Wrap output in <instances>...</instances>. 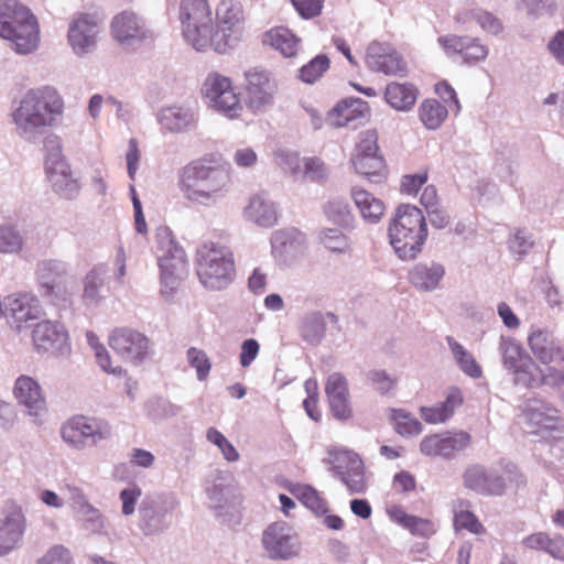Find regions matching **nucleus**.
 Returning a JSON list of instances; mask_svg holds the SVG:
<instances>
[{"mask_svg":"<svg viewBox=\"0 0 564 564\" xmlns=\"http://www.w3.org/2000/svg\"><path fill=\"white\" fill-rule=\"evenodd\" d=\"M229 183V172L213 156L193 160L177 174L178 189L191 204H214L225 195Z\"/></svg>","mask_w":564,"mask_h":564,"instance_id":"obj_1","label":"nucleus"},{"mask_svg":"<svg viewBox=\"0 0 564 564\" xmlns=\"http://www.w3.org/2000/svg\"><path fill=\"white\" fill-rule=\"evenodd\" d=\"M391 420L395 432L402 436L417 435L422 432L421 422L403 410H393Z\"/></svg>","mask_w":564,"mask_h":564,"instance_id":"obj_43","label":"nucleus"},{"mask_svg":"<svg viewBox=\"0 0 564 564\" xmlns=\"http://www.w3.org/2000/svg\"><path fill=\"white\" fill-rule=\"evenodd\" d=\"M207 440L215 444L223 453L228 462H236L239 459V454L235 446L215 427L207 431Z\"/></svg>","mask_w":564,"mask_h":564,"instance_id":"obj_53","label":"nucleus"},{"mask_svg":"<svg viewBox=\"0 0 564 564\" xmlns=\"http://www.w3.org/2000/svg\"><path fill=\"white\" fill-rule=\"evenodd\" d=\"M99 32L100 26L94 15L79 14L69 24L68 43L77 55L87 54L96 46Z\"/></svg>","mask_w":564,"mask_h":564,"instance_id":"obj_17","label":"nucleus"},{"mask_svg":"<svg viewBox=\"0 0 564 564\" xmlns=\"http://www.w3.org/2000/svg\"><path fill=\"white\" fill-rule=\"evenodd\" d=\"M444 275L445 268L440 263H419L409 272V280L419 290L432 291L438 288Z\"/></svg>","mask_w":564,"mask_h":564,"instance_id":"obj_33","label":"nucleus"},{"mask_svg":"<svg viewBox=\"0 0 564 564\" xmlns=\"http://www.w3.org/2000/svg\"><path fill=\"white\" fill-rule=\"evenodd\" d=\"M42 294L48 297H59L67 293L65 268L55 262H44L40 268Z\"/></svg>","mask_w":564,"mask_h":564,"instance_id":"obj_28","label":"nucleus"},{"mask_svg":"<svg viewBox=\"0 0 564 564\" xmlns=\"http://www.w3.org/2000/svg\"><path fill=\"white\" fill-rule=\"evenodd\" d=\"M438 42L447 55H460L468 65L484 61L489 53L488 47L477 37L447 35L440 37Z\"/></svg>","mask_w":564,"mask_h":564,"instance_id":"obj_18","label":"nucleus"},{"mask_svg":"<svg viewBox=\"0 0 564 564\" xmlns=\"http://www.w3.org/2000/svg\"><path fill=\"white\" fill-rule=\"evenodd\" d=\"M517 383L528 388L538 387L544 383V375L534 360L529 357L524 364L513 373Z\"/></svg>","mask_w":564,"mask_h":564,"instance_id":"obj_42","label":"nucleus"},{"mask_svg":"<svg viewBox=\"0 0 564 564\" xmlns=\"http://www.w3.org/2000/svg\"><path fill=\"white\" fill-rule=\"evenodd\" d=\"M24 240L12 226H0V253H18L23 249Z\"/></svg>","mask_w":564,"mask_h":564,"instance_id":"obj_46","label":"nucleus"},{"mask_svg":"<svg viewBox=\"0 0 564 564\" xmlns=\"http://www.w3.org/2000/svg\"><path fill=\"white\" fill-rule=\"evenodd\" d=\"M336 473L351 494H361L367 489L365 466L354 453L343 452L336 457Z\"/></svg>","mask_w":564,"mask_h":564,"instance_id":"obj_19","label":"nucleus"},{"mask_svg":"<svg viewBox=\"0 0 564 564\" xmlns=\"http://www.w3.org/2000/svg\"><path fill=\"white\" fill-rule=\"evenodd\" d=\"M159 121L163 129L180 132L192 126L194 116L187 108L173 106L161 110Z\"/></svg>","mask_w":564,"mask_h":564,"instance_id":"obj_38","label":"nucleus"},{"mask_svg":"<svg viewBox=\"0 0 564 564\" xmlns=\"http://www.w3.org/2000/svg\"><path fill=\"white\" fill-rule=\"evenodd\" d=\"M64 108V99L57 89L43 86L23 95L12 119L19 130L32 133L53 127L62 117Z\"/></svg>","mask_w":564,"mask_h":564,"instance_id":"obj_2","label":"nucleus"},{"mask_svg":"<svg viewBox=\"0 0 564 564\" xmlns=\"http://www.w3.org/2000/svg\"><path fill=\"white\" fill-rule=\"evenodd\" d=\"M367 66L386 75H398L405 70V64L399 54L381 43H371L366 55Z\"/></svg>","mask_w":564,"mask_h":564,"instance_id":"obj_20","label":"nucleus"},{"mask_svg":"<svg viewBox=\"0 0 564 564\" xmlns=\"http://www.w3.org/2000/svg\"><path fill=\"white\" fill-rule=\"evenodd\" d=\"M368 380L373 389L380 393L390 392L397 382V379L390 377L384 370H372L368 373Z\"/></svg>","mask_w":564,"mask_h":564,"instance_id":"obj_59","label":"nucleus"},{"mask_svg":"<svg viewBox=\"0 0 564 564\" xmlns=\"http://www.w3.org/2000/svg\"><path fill=\"white\" fill-rule=\"evenodd\" d=\"M325 214L330 220L340 225L346 224L351 216L348 205L340 200L328 202L325 206Z\"/></svg>","mask_w":564,"mask_h":564,"instance_id":"obj_62","label":"nucleus"},{"mask_svg":"<svg viewBox=\"0 0 564 564\" xmlns=\"http://www.w3.org/2000/svg\"><path fill=\"white\" fill-rule=\"evenodd\" d=\"M67 339V333L58 323L42 321L32 332V340L39 351H53Z\"/></svg>","mask_w":564,"mask_h":564,"instance_id":"obj_29","label":"nucleus"},{"mask_svg":"<svg viewBox=\"0 0 564 564\" xmlns=\"http://www.w3.org/2000/svg\"><path fill=\"white\" fill-rule=\"evenodd\" d=\"M202 95L208 106L229 119H237L242 115L243 104L232 80L219 73H210L202 86Z\"/></svg>","mask_w":564,"mask_h":564,"instance_id":"obj_8","label":"nucleus"},{"mask_svg":"<svg viewBox=\"0 0 564 564\" xmlns=\"http://www.w3.org/2000/svg\"><path fill=\"white\" fill-rule=\"evenodd\" d=\"M263 43L285 57H293L300 50L301 39L288 28L274 26L264 33Z\"/></svg>","mask_w":564,"mask_h":564,"instance_id":"obj_32","label":"nucleus"},{"mask_svg":"<svg viewBox=\"0 0 564 564\" xmlns=\"http://www.w3.org/2000/svg\"><path fill=\"white\" fill-rule=\"evenodd\" d=\"M471 18L480 25V28L491 34H498L502 30L500 21L491 13L481 10H473Z\"/></svg>","mask_w":564,"mask_h":564,"instance_id":"obj_58","label":"nucleus"},{"mask_svg":"<svg viewBox=\"0 0 564 564\" xmlns=\"http://www.w3.org/2000/svg\"><path fill=\"white\" fill-rule=\"evenodd\" d=\"M547 50L560 64L564 65V30L554 34L547 43Z\"/></svg>","mask_w":564,"mask_h":564,"instance_id":"obj_64","label":"nucleus"},{"mask_svg":"<svg viewBox=\"0 0 564 564\" xmlns=\"http://www.w3.org/2000/svg\"><path fill=\"white\" fill-rule=\"evenodd\" d=\"M463 479L466 488L482 496H502L506 492L507 482H514L517 487L524 486L527 482L516 466L507 469L505 477L488 471L484 466L474 465L465 470Z\"/></svg>","mask_w":564,"mask_h":564,"instance_id":"obj_11","label":"nucleus"},{"mask_svg":"<svg viewBox=\"0 0 564 564\" xmlns=\"http://www.w3.org/2000/svg\"><path fill=\"white\" fill-rule=\"evenodd\" d=\"M45 172L53 188L67 198H70L79 188L73 177L70 166L66 162L61 147L52 148L45 160Z\"/></svg>","mask_w":564,"mask_h":564,"instance_id":"obj_16","label":"nucleus"},{"mask_svg":"<svg viewBox=\"0 0 564 564\" xmlns=\"http://www.w3.org/2000/svg\"><path fill=\"white\" fill-rule=\"evenodd\" d=\"M527 420L535 434H543L553 431H562L564 419L555 408L541 404L527 411Z\"/></svg>","mask_w":564,"mask_h":564,"instance_id":"obj_30","label":"nucleus"},{"mask_svg":"<svg viewBox=\"0 0 564 564\" xmlns=\"http://www.w3.org/2000/svg\"><path fill=\"white\" fill-rule=\"evenodd\" d=\"M288 530L285 523L274 522L263 532L262 542L271 557L286 558L295 554L292 538Z\"/></svg>","mask_w":564,"mask_h":564,"instance_id":"obj_25","label":"nucleus"},{"mask_svg":"<svg viewBox=\"0 0 564 564\" xmlns=\"http://www.w3.org/2000/svg\"><path fill=\"white\" fill-rule=\"evenodd\" d=\"M296 167L303 170L306 177L315 181L321 180L325 176L324 163L317 158H306L303 160L296 159Z\"/></svg>","mask_w":564,"mask_h":564,"instance_id":"obj_57","label":"nucleus"},{"mask_svg":"<svg viewBox=\"0 0 564 564\" xmlns=\"http://www.w3.org/2000/svg\"><path fill=\"white\" fill-rule=\"evenodd\" d=\"M299 14L312 19L322 13L325 0H291Z\"/></svg>","mask_w":564,"mask_h":564,"instance_id":"obj_60","label":"nucleus"},{"mask_svg":"<svg viewBox=\"0 0 564 564\" xmlns=\"http://www.w3.org/2000/svg\"><path fill=\"white\" fill-rule=\"evenodd\" d=\"M61 435L65 443L77 449L87 445H97L111 436V426L96 416L75 414L61 427Z\"/></svg>","mask_w":564,"mask_h":564,"instance_id":"obj_9","label":"nucleus"},{"mask_svg":"<svg viewBox=\"0 0 564 564\" xmlns=\"http://www.w3.org/2000/svg\"><path fill=\"white\" fill-rule=\"evenodd\" d=\"M370 107L361 98H347L339 101L328 113V120L334 127H344L355 120L369 117Z\"/></svg>","mask_w":564,"mask_h":564,"instance_id":"obj_27","label":"nucleus"},{"mask_svg":"<svg viewBox=\"0 0 564 564\" xmlns=\"http://www.w3.org/2000/svg\"><path fill=\"white\" fill-rule=\"evenodd\" d=\"M524 547L541 551L554 560L564 562V536L562 534L550 535L547 532H534L522 540Z\"/></svg>","mask_w":564,"mask_h":564,"instance_id":"obj_31","label":"nucleus"},{"mask_svg":"<svg viewBox=\"0 0 564 564\" xmlns=\"http://www.w3.org/2000/svg\"><path fill=\"white\" fill-rule=\"evenodd\" d=\"M37 564H73V556L67 547L54 545L37 561Z\"/></svg>","mask_w":564,"mask_h":564,"instance_id":"obj_56","label":"nucleus"},{"mask_svg":"<svg viewBox=\"0 0 564 564\" xmlns=\"http://www.w3.org/2000/svg\"><path fill=\"white\" fill-rule=\"evenodd\" d=\"M351 163L357 173L368 177L381 175L386 169L381 154H352Z\"/></svg>","mask_w":564,"mask_h":564,"instance_id":"obj_41","label":"nucleus"},{"mask_svg":"<svg viewBox=\"0 0 564 564\" xmlns=\"http://www.w3.org/2000/svg\"><path fill=\"white\" fill-rule=\"evenodd\" d=\"M86 337L88 344L94 349L97 362L102 368V370L108 373L119 376L126 373V371L120 366H111L110 355L108 354L107 349L99 343L98 337L93 332H87Z\"/></svg>","mask_w":564,"mask_h":564,"instance_id":"obj_45","label":"nucleus"},{"mask_svg":"<svg viewBox=\"0 0 564 564\" xmlns=\"http://www.w3.org/2000/svg\"><path fill=\"white\" fill-rule=\"evenodd\" d=\"M197 275L209 289L227 286L235 275V261L231 250L214 242L204 243L197 251Z\"/></svg>","mask_w":564,"mask_h":564,"instance_id":"obj_5","label":"nucleus"},{"mask_svg":"<svg viewBox=\"0 0 564 564\" xmlns=\"http://www.w3.org/2000/svg\"><path fill=\"white\" fill-rule=\"evenodd\" d=\"M387 102L397 110L411 109L417 99V89L411 84L390 83L384 90Z\"/></svg>","mask_w":564,"mask_h":564,"instance_id":"obj_37","label":"nucleus"},{"mask_svg":"<svg viewBox=\"0 0 564 564\" xmlns=\"http://www.w3.org/2000/svg\"><path fill=\"white\" fill-rule=\"evenodd\" d=\"M245 25L246 13L241 2L220 0L213 19L210 50L221 54L227 53L241 40Z\"/></svg>","mask_w":564,"mask_h":564,"instance_id":"obj_6","label":"nucleus"},{"mask_svg":"<svg viewBox=\"0 0 564 564\" xmlns=\"http://www.w3.org/2000/svg\"><path fill=\"white\" fill-rule=\"evenodd\" d=\"M245 214L249 220L261 227H272L278 223L274 203L262 195H256L250 199Z\"/></svg>","mask_w":564,"mask_h":564,"instance_id":"obj_35","label":"nucleus"},{"mask_svg":"<svg viewBox=\"0 0 564 564\" xmlns=\"http://www.w3.org/2000/svg\"><path fill=\"white\" fill-rule=\"evenodd\" d=\"M13 394L18 402L29 410L31 415H40L46 410V400L42 388L30 376H20L14 383Z\"/></svg>","mask_w":564,"mask_h":564,"instance_id":"obj_22","label":"nucleus"},{"mask_svg":"<svg viewBox=\"0 0 564 564\" xmlns=\"http://www.w3.org/2000/svg\"><path fill=\"white\" fill-rule=\"evenodd\" d=\"M329 68V59L326 55H318L304 65L301 70V78L305 83H314Z\"/></svg>","mask_w":564,"mask_h":564,"instance_id":"obj_51","label":"nucleus"},{"mask_svg":"<svg viewBox=\"0 0 564 564\" xmlns=\"http://www.w3.org/2000/svg\"><path fill=\"white\" fill-rule=\"evenodd\" d=\"M319 242L333 252H346L349 249L348 238L338 229H325L318 235Z\"/></svg>","mask_w":564,"mask_h":564,"instance_id":"obj_48","label":"nucleus"},{"mask_svg":"<svg viewBox=\"0 0 564 564\" xmlns=\"http://www.w3.org/2000/svg\"><path fill=\"white\" fill-rule=\"evenodd\" d=\"M429 172L426 169L415 174H406L401 178L400 191L402 194L415 196L421 187L427 182Z\"/></svg>","mask_w":564,"mask_h":564,"instance_id":"obj_54","label":"nucleus"},{"mask_svg":"<svg viewBox=\"0 0 564 564\" xmlns=\"http://www.w3.org/2000/svg\"><path fill=\"white\" fill-rule=\"evenodd\" d=\"M180 21L183 35L197 51L210 50L214 12L208 0H181Z\"/></svg>","mask_w":564,"mask_h":564,"instance_id":"obj_7","label":"nucleus"},{"mask_svg":"<svg viewBox=\"0 0 564 564\" xmlns=\"http://www.w3.org/2000/svg\"><path fill=\"white\" fill-rule=\"evenodd\" d=\"M447 115L446 107L436 99L424 100L419 109L420 119L427 129L438 128L447 118Z\"/></svg>","mask_w":564,"mask_h":564,"instance_id":"obj_39","label":"nucleus"},{"mask_svg":"<svg viewBox=\"0 0 564 564\" xmlns=\"http://www.w3.org/2000/svg\"><path fill=\"white\" fill-rule=\"evenodd\" d=\"M325 392L334 416L338 420L349 419L351 406L346 378L339 372L332 373L325 383Z\"/></svg>","mask_w":564,"mask_h":564,"instance_id":"obj_21","label":"nucleus"},{"mask_svg":"<svg viewBox=\"0 0 564 564\" xmlns=\"http://www.w3.org/2000/svg\"><path fill=\"white\" fill-rule=\"evenodd\" d=\"M416 488L415 477L406 470L399 471L392 479V490L398 494H408Z\"/></svg>","mask_w":564,"mask_h":564,"instance_id":"obj_61","label":"nucleus"},{"mask_svg":"<svg viewBox=\"0 0 564 564\" xmlns=\"http://www.w3.org/2000/svg\"><path fill=\"white\" fill-rule=\"evenodd\" d=\"M112 36L121 42L141 41L148 37V30L134 12L123 11L111 22Z\"/></svg>","mask_w":564,"mask_h":564,"instance_id":"obj_26","label":"nucleus"},{"mask_svg":"<svg viewBox=\"0 0 564 564\" xmlns=\"http://www.w3.org/2000/svg\"><path fill=\"white\" fill-rule=\"evenodd\" d=\"M187 361L196 370L198 380L203 381L208 377L212 362L204 350L191 347L187 350Z\"/></svg>","mask_w":564,"mask_h":564,"instance_id":"obj_50","label":"nucleus"},{"mask_svg":"<svg viewBox=\"0 0 564 564\" xmlns=\"http://www.w3.org/2000/svg\"><path fill=\"white\" fill-rule=\"evenodd\" d=\"M528 341L533 355L545 365L552 361V350L546 346V336L543 332L538 330L532 333Z\"/></svg>","mask_w":564,"mask_h":564,"instance_id":"obj_52","label":"nucleus"},{"mask_svg":"<svg viewBox=\"0 0 564 564\" xmlns=\"http://www.w3.org/2000/svg\"><path fill=\"white\" fill-rule=\"evenodd\" d=\"M293 494L304 506L314 512H325L327 510L326 500L311 486H299Z\"/></svg>","mask_w":564,"mask_h":564,"instance_id":"obj_47","label":"nucleus"},{"mask_svg":"<svg viewBox=\"0 0 564 564\" xmlns=\"http://www.w3.org/2000/svg\"><path fill=\"white\" fill-rule=\"evenodd\" d=\"M471 503L466 499H457L453 503L454 529L456 531L466 530L473 534L481 535L486 533V528L479 521L478 517L470 510Z\"/></svg>","mask_w":564,"mask_h":564,"instance_id":"obj_36","label":"nucleus"},{"mask_svg":"<svg viewBox=\"0 0 564 564\" xmlns=\"http://www.w3.org/2000/svg\"><path fill=\"white\" fill-rule=\"evenodd\" d=\"M106 284V269L102 265L94 267L84 280V296L90 301H97L99 291Z\"/></svg>","mask_w":564,"mask_h":564,"instance_id":"obj_44","label":"nucleus"},{"mask_svg":"<svg viewBox=\"0 0 564 564\" xmlns=\"http://www.w3.org/2000/svg\"><path fill=\"white\" fill-rule=\"evenodd\" d=\"M141 489L137 485L126 488L120 492V499L122 501V513L130 516L134 512L135 503L141 497Z\"/></svg>","mask_w":564,"mask_h":564,"instance_id":"obj_63","label":"nucleus"},{"mask_svg":"<svg viewBox=\"0 0 564 564\" xmlns=\"http://www.w3.org/2000/svg\"><path fill=\"white\" fill-rule=\"evenodd\" d=\"M447 344L454 355L455 360L460 369L471 378H479L482 373L480 366L477 364L470 352H468L458 341L453 337H446Z\"/></svg>","mask_w":564,"mask_h":564,"instance_id":"obj_40","label":"nucleus"},{"mask_svg":"<svg viewBox=\"0 0 564 564\" xmlns=\"http://www.w3.org/2000/svg\"><path fill=\"white\" fill-rule=\"evenodd\" d=\"M243 91L249 109L264 111L273 105L278 85L268 70L251 68L245 73Z\"/></svg>","mask_w":564,"mask_h":564,"instance_id":"obj_12","label":"nucleus"},{"mask_svg":"<svg viewBox=\"0 0 564 564\" xmlns=\"http://www.w3.org/2000/svg\"><path fill=\"white\" fill-rule=\"evenodd\" d=\"M159 265L161 269V292L172 295L188 274V261L184 249L172 238L163 237L159 240Z\"/></svg>","mask_w":564,"mask_h":564,"instance_id":"obj_10","label":"nucleus"},{"mask_svg":"<svg viewBox=\"0 0 564 564\" xmlns=\"http://www.w3.org/2000/svg\"><path fill=\"white\" fill-rule=\"evenodd\" d=\"M26 518L21 506L8 502L0 510V556L14 550L26 530Z\"/></svg>","mask_w":564,"mask_h":564,"instance_id":"obj_13","label":"nucleus"},{"mask_svg":"<svg viewBox=\"0 0 564 564\" xmlns=\"http://www.w3.org/2000/svg\"><path fill=\"white\" fill-rule=\"evenodd\" d=\"M464 403V395L459 388L451 387L445 400L433 406H421L420 416L427 424H442L448 421L455 413L456 409Z\"/></svg>","mask_w":564,"mask_h":564,"instance_id":"obj_23","label":"nucleus"},{"mask_svg":"<svg viewBox=\"0 0 564 564\" xmlns=\"http://www.w3.org/2000/svg\"><path fill=\"white\" fill-rule=\"evenodd\" d=\"M0 37L19 54L32 53L40 43L37 18L19 0H0Z\"/></svg>","mask_w":564,"mask_h":564,"instance_id":"obj_4","label":"nucleus"},{"mask_svg":"<svg viewBox=\"0 0 564 564\" xmlns=\"http://www.w3.org/2000/svg\"><path fill=\"white\" fill-rule=\"evenodd\" d=\"M108 344L117 355L130 361L143 360L150 349L148 337L128 327H120L112 330Z\"/></svg>","mask_w":564,"mask_h":564,"instance_id":"obj_14","label":"nucleus"},{"mask_svg":"<svg viewBox=\"0 0 564 564\" xmlns=\"http://www.w3.org/2000/svg\"><path fill=\"white\" fill-rule=\"evenodd\" d=\"M530 356L527 355L522 348L514 343H506L502 346V360L503 366L512 372V375L522 367L524 364V359H528Z\"/></svg>","mask_w":564,"mask_h":564,"instance_id":"obj_49","label":"nucleus"},{"mask_svg":"<svg viewBox=\"0 0 564 564\" xmlns=\"http://www.w3.org/2000/svg\"><path fill=\"white\" fill-rule=\"evenodd\" d=\"M351 196L361 217L366 221L377 224L381 220L386 213V206L381 199L368 191L358 187L352 189Z\"/></svg>","mask_w":564,"mask_h":564,"instance_id":"obj_34","label":"nucleus"},{"mask_svg":"<svg viewBox=\"0 0 564 564\" xmlns=\"http://www.w3.org/2000/svg\"><path fill=\"white\" fill-rule=\"evenodd\" d=\"M386 512L392 522L408 530L412 535L430 538L436 533L437 529L432 520L410 514L400 505H388Z\"/></svg>","mask_w":564,"mask_h":564,"instance_id":"obj_24","label":"nucleus"},{"mask_svg":"<svg viewBox=\"0 0 564 564\" xmlns=\"http://www.w3.org/2000/svg\"><path fill=\"white\" fill-rule=\"evenodd\" d=\"M389 242L399 259L414 260L427 238V225L420 208L402 204L395 208L388 226Z\"/></svg>","mask_w":564,"mask_h":564,"instance_id":"obj_3","label":"nucleus"},{"mask_svg":"<svg viewBox=\"0 0 564 564\" xmlns=\"http://www.w3.org/2000/svg\"><path fill=\"white\" fill-rule=\"evenodd\" d=\"M470 444V435L466 432H444L430 434L420 443V451L429 457L448 458L456 452L464 451Z\"/></svg>","mask_w":564,"mask_h":564,"instance_id":"obj_15","label":"nucleus"},{"mask_svg":"<svg viewBox=\"0 0 564 564\" xmlns=\"http://www.w3.org/2000/svg\"><path fill=\"white\" fill-rule=\"evenodd\" d=\"M354 154H380L376 130H366L360 133Z\"/></svg>","mask_w":564,"mask_h":564,"instance_id":"obj_55","label":"nucleus"}]
</instances>
